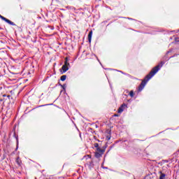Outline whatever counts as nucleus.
I'll use <instances>...</instances> for the list:
<instances>
[{
    "label": "nucleus",
    "instance_id": "obj_11",
    "mask_svg": "<svg viewBox=\"0 0 179 179\" xmlns=\"http://www.w3.org/2000/svg\"><path fill=\"white\" fill-rule=\"evenodd\" d=\"M60 79L62 82H64V80H66V75L62 76Z\"/></svg>",
    "mask_w": 179,
    "mask_h": 179
},
{
    "label": "nucleus",
    "instance_id": "obj_2",
    "mask_svg": "<svg viewBox=\"0 0 179 179\" xmlns=\"http://www.w3.org/2000/svg\"><path fill=\"white\" fill-rule=\"evenodd\" d=\"M69 62H68V58H65L64 64L62 67V73H65L68 69H69Z\"/></svg>",
    "mask_w": 179,
    "mask_h": 179
},
{
    "label": "nucleus",
    "instance_id": "obj_8",
    "mask_svg": "<svg viewBox=\"0 0 179 179\" xmlns=\"http://www.w3.org/2000/svg\"><path fill=\"white\" fill-rule=\"evenodd\" d=\"M93 34V31H90L89 34H88V40H89V42L91 43L92 41V36Z\"/></svg>",
    "mask_w": 179,
    "mask_h": 179
},
{
    "label": "nucleus",
    "instance_id": "obj_9",
    "mask_svg": "<svg viewBox=\"0 0 179 179\" xmlns=\"http://www.w3.org/2000/svg\"><path fill=\"white\" fill-rule=\"evenodd\" d=\"M160 176H159V179H164L166 178V174L160 172Z\"/></svg>",
    "mask_w": 179,
    "mask_h": 179
},
{
    "label": "nucleus",
    "instance_id": "obj_14",
    "mask_svg": "<svg viewBox=\"0 0 179 179\" xmlns=\"http://www.w3.org/2000/svg\"><path fill=\"white\" fill-rule=\"evenodd\" d=\"M114 117H120V115H118V114H115V115H114Z\"/></svg>",
    "mask_w": 179,
    "mask_h": 179
},
{
    "label": "nucleus",
    "instance_id": "obj_1",
    "mask_svg": "<svg viewBox=\"0 0 179 179\" xmlns=\"http://www.w3.org/2000/svg\"><path fill=\"white\" fill-rule=\"evenodd\" d=\"M163 65H164V62H161L160 64H159L158 65L155 66L150 71L149 74H148L145 76V78L142 80L141 83L138 86V92H142V90H143L145 86H146V83H148V82H149V80H150V79H152V78H153V76H155L156 73H157V72H159V71H160V68H162V66H163Z\"/></svg>",
    "mask_w": 179,
    "mask_h": 179
},
{
    "label": "nucleus",
    "instance_id": "obj_15",
    "mask_svg": "<svg viewBox=\"0 0 179 179\" xmlns=\"http://www.w3.org/2000/svg\"><path fill=\"white\" fill-rule=\"evenodd\" d=\"M62 87H63V89H65V85H62Z\"/></svg>",
    "mask_w": 179,
    "mask_h": 179
},
{
    "label": "nucleus",
    "instance_id": "obj_10",
    "mask_svg": "<svg viewBox=\"0 0 179 179\" xmlns=\"http://www.w3.org/2000/svg\"><path fill=\"white\" fill-rule=\"evenodd\" d=\"M16 163L17 164L18 166H20V164H22V161L20 160V158H17Z\"/></svg>",
    "mask_w": 179,
    "mask_h": 179
},
{
    "label": "nucleus",
    "instance_id": "obj_17",
    "mask_svg": "<svg viewBox=\"0 0 179 179\" xmlns=\"http://www.w3.org/2000/svg\"><path fill=\"white\" fill-rule=\"evenodd\" d=\"M108 139H110V138H109V137H108Z\"/></svg>",
    "mask_w": 179,
    "mask_h": 179
},
{
    "label": "nucleus",
    "instance_id": "obj_16",
    "mask_svg": "<svg viewBox=\"0 0 179 179\" xmlns=\"http://www.w3.org/2000/svg\"><path fill=\"white\" fill-rule=\"evenodd\" d=\"M7 97H8V99H9V97H10V95H8Z\"/></svg>",
    "mask_w": 179,
    "mask_h": 179
},
{
    "label": "nucleus",
    "instance_id": "obj_6",
    "mask_svg": "<svg viewBox=\"0 0 179 179\" xmlns=\"http://www.w3.org/2000/svg\"><path fill=\"white\" fill-rule=\"evenodd\" d=\"M104 152H106V150L101 149L100 148V147L96 149V152L98 153H102L103 155H104Z\"/></svg>",
    "mask_w": 179,
    "mask_h": 179
},
{
    "label": "nucleus",
    "instance_id": "obj_7",
    "mask_svg": "<svg viewBox=\"0 0 179 179\" xmlns=\"http://www.w3.org/2000/svg\"><path fill=\"white\" fill-rule=\"evenodd\" d=\"M103 156V154L101 152H95V157H96V159H100V157H101Z\"/></svg>",
    "mask_w": 179,
    "mask_h": 179
},
{
    "label": "nucleus",
    "instance_id": "obj_12",
    "mask_svg": "<svg viewBox=\"0 0 179 179\" xmlns=\"http://www.w3.org/2000/svg\"><path fill=\"white\" fill-rule=\"evenodd\" d=\"M94 148H96V149H99L100 147L99 146V143H95L94 144Z\"/></svg>",
    "mask_w": 179,
    "mask_h": 179
},
{
    "label": "nucleus",
    "instance_id": "obj_5",
    "mask_svg": "<svg viewBox=\"0 0 179 179\" xmlns=\"http://www.w3.org/2000/svg\"><path fill=\"white\" fill-rule=\"evenodd\" d=\"M125 107H127V105L122 104L117 110V113H121L124 110H125Z\"/></svg>",
    "mask_w": 179,
    "mask_h": 179
},
{
    "label": "nucleus",
    "instance_id": "obj_3",
    "mask_svg": "<svg viewBox=\"0 0 179 179\" xmlns=\"http://www.w3.org/2000/svg\"><path fill=\"white\" fill-rule=\"evenodd\" d=\"M0 19H1L2 20H4V22H6L8 24H10L11 26H16V24H15V22L10 21V20H8L6 17L2 16L1 15H0Z\"/></svg>",
    "mask_w": 179,
    "mask_h": 179
},
{
    "label": "nucleus",
    "instance_id": "obj_13",
    "mask_svg": "<svg viewBox=\"0 0 179 179\" xmlns=\"http://www.w3.org/2000/svg\"><path fill=\"white\" fill-rule=\"evenodd\" d=\"M134 95H135V94L134 93V91H131L129 92V96H131V97H134Z\"/></svg>",
    "mask_w": 179,
    "mask_h": 179
},
{
    "label": "nucleus",
    "instance_id": "obj_4",
    "mask_svg": "<svg viewBox=\"0 0 179 179\" xmlns=\"http://www.w3.org/2000/svg\"><path fill=\"white\" fill-rule=\"evenodd\" d=\"M84 159H85V160H88L87 162V164L88 165H91L92 162V156L90 155H87L85 157H84Z\"/></svg>",
    "mask_w": 179,
    "mask_h": 179
},
{
    "label": "nucleus",
    "instance_id": "obj_18",
    "mask_svg": "<svg viewBox=\"0 0 179 179\" xmlns=\"http://www.w3.org/2000/svg\"><path fill=\"white\" fill-rule=\"evenodd\" d=\"M108 139H110V138H109V137H108Z\"/></svg>",
    "mask_w": 179,
    "mask_h": 179
}]
</instances>
